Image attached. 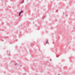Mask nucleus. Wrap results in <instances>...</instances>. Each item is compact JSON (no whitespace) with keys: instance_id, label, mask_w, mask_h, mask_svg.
I'll use <instances>...</instances> for the list:
<instances>
[{"instance_id":"nucleus-1","label":"nucleus","mask_w":75,"mask_h":75,"mask_svg":"<svg viewBox=\"0 0 75 75\" xmlns=\"http://www.w3.org/2000/svg\"><path fill=\"white\" fill-rule=\"evenodd\" d=\"M23 13V11H21V12H20L19 13V16H21V13Z\"/></svg>"},{"instance_id":"nucleus-6","label":"nucleus","mask_w":75,"mask_h":75,"mask_svg":"<svg viewBox=\"0 0 75 75\" xmlns=\"http://www.w3.org/2000/svg\"><path fill=\"white\" fill-rule=\"evenodd\" d=\"M43 18H44V17H43Z\"/></svg>"},{"instance_id":"nucleus-4","label":"nucleus","mask_w":75,"mask_h":75,"mask_svg":"<svg viewBox=\"0 0 75 75\" xmlns=\"http://www.w3.org/2000/svg\"><path fill=\"white\" fill-rule=\"evenodd\" d=\"M57 21V20H56V21Z\"/></svg>"},{"instance_id":"nucleus-3","label":"nucleus","mask_w":75,"mask_h":75,"mask_svg":"<svg viewBox=\"0 0 75 75\" xmlns=\"http://www.w3.org/2000/svg\"><path fill=\"white\" fill-rule=\"evenodd\" d=\"M50 61H51V59H50Z\"/></svg>"},{"instance_id":"nucleus-5","label":"nucleus","mask_w":75,"mask_h":75,"mask_svg":"<svg viewBox=\"0 0 75 75\" xmlns=\"http://www.w3.org/2000/svg\"><path fill=\"white\" fill-rule=\"evenodd\" d=\"M16 64H15V65H16Z\"/></svg>"},{"instance_id":"nucleus-2","label":"nucleus","mask_w":75,"mask_h":75,"mask_svg":"<svg viewBox=\"0 0 75 75\" xmlns=\"http://www.w3.org/2000/svg\"><path fill=\"white\" fill-rule=\"evenodd\" d=\"M45 43H46V44L48 43V40H46Z\"/></svg>"}]
</instances>
